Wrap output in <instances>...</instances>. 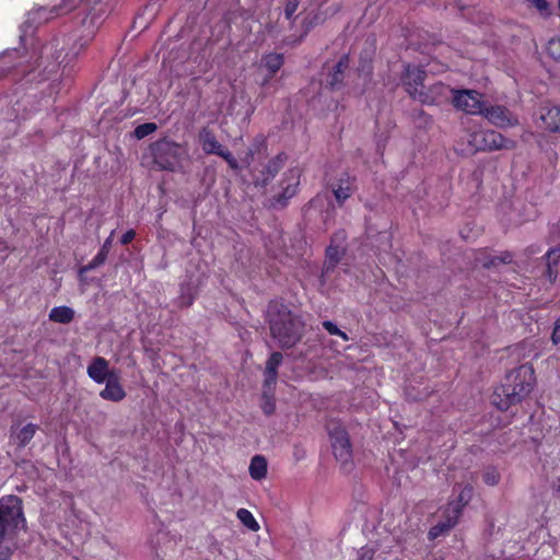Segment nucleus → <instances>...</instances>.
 Returning a JSON list of instances; mask_svg holds the SVG:
<instances>
[{
  "mask_svg": "<svg viewBox=\"0 0 560 560\" xmlns=\"http://www.w3.org/2000/svg\"><path fill=\"white\" fill-rule=\"evenodd\" d=\"M95 35V30L92 25L86 28V33L79 35L78 31L74 32L70 36V40H72V46L66 52L65 57L60 59V52L58 51L59 42L58 39H54L50 43L44 44L40 47L39 55L34 60L33 65L31 62L22 60L23 58L19 55L16 49L12 51H5L0 57V75H7L9 73H18V74H30L36 68H42L43 72H52L61 63L66 62V66L74 59L81 51L85 49V47L92 42Z\"/></svg>",
  "mask_w": 560,
  "mask_h": 560,
  "instance_id": "f257e3e1",
  "label": "nucleus"
},
{
  "mask_svg": "<svg viewBox=\"0 0 560 560\" xmlns=\"http://www.w3.org/2000/svg\"><path fill=\"white\" fill-rule=\"evenodd\" d=\"M267 322L271 337L282 349L293 348L304 336L305 322L302 315L280 301L269 302Z\"/></svg>",
  "mask_w": 560,
  "mask_h": 560,
  "instance_id": "f03ea898",
  "label": "nucleus"
},
{
  "mask_svg": "<svg viewBox=\"0 0 560 560\" xmlns=\"http://www.w3.org/2000/svg\"><path fill=\"white\" fill-rule=\"evenodd\" d=\"M535 371L532 364H522L508 372L492 396L493 405L502 411L520 404L533 390Z\"/></svg>",
  "mask_w": 560,
  "mask_h": 560,
  "instance_id": "7ed1b4c3",
  "label": "nucleus"
},
{
  "mask_svg": "<svg viewBox=\"0 0 560 560\" xmlns=\"http://www.w3.org/2000/svg\"><path fill=\"white\" fill-rule=\"evenodd\" d=\"M22 499L14 494L0 498V560H9L13 555V547L5 542L9 532L25 526Z\"/></svg>",
  "mask_w": 560,
  "mask_h": 560,
  "instance_id": "20e7f679",
  "label": "nucleus"
},
{
  "mask_svg": "<svg viewBox=\"0 0 560 560\" xmlns=\"http://www.w3.org/2000/svg\"><path fill=\"white\" fill-rule=\"evenodd\" d=\"M151 155L154 164L163 171L174 172L180 164L185 153L183 145L167 138L151 143Z\"/></svg>",
  "mask_w": 560,
  "mask_h": 560,
  "instance_id": "39448f33",
  "label": "nucleus"
},
{
  "mask_svg": "<svg viewBox=\"0 0 560 560\" xmlns=\"http://www.w3.org/2000/svg\"><path fill=\"white\" fill-rule=\"evenodd\" d=\"M468 145L471 152L495 151L514 148V141L495 130H476L469 133Z\"/></svg>",
  "mask_w": 560,
  "mask_h": 560,
  "instance_id": "423d86ee",
  "label": "nucleus"
},
{
  "mask_svg": "<svg viewBox=\"0 0 560 560\" xmlns=\"http://www.w3.org/2000/svg\"><path fill=\"white\" fill-rule=\"evenodd\" d=\"M327 431L336 459L342 464L350 463L352 458V445L346 429L336 421H329L327 423Z\"/></svg>",
  "mask_w": 560,
  "mask_h": 560,
  "instance_id": "0eeeda50",
  "label": "nucleus"
},
{
  "mask_svg": "<svg viewBox=\"0 0 560 560\" xmlns=\"http://www.w3.org/2000/svg\"><path fill=\"white\" fill-rule=\"evenodd\" d=\"M452 104L457 110L469 115H482L486 106L483 94L469 89L453 90Z\"/></svg>",
  "mask_w": 560,
  "mask_h": 560,
  "instance_id": "6e6552de",
  "label": "nucleus"
},
{
  "mask_svg": "<svg viewBox=\"0 0 560 560\" xmlns=\"http://www.w3.org/2000/svg\"><path fill=\"white\" fill-rule=\"evenodd\" d=\"M300 178L301 171L296 167L289 168L283 173L279 183L281 191L276 194L272 198L275 206H280L281 208L288 206L289 200L293 198L299 191Z\"/></svg>",
  "mask_w": 560,
  "mask_h": 560,
  "instance_id": "1a4fd4ad",
  "label": "nucleus"
},
{
  "mask_svg": "<svg viewBox=\"0 0 560 560\" xmlns=\"http://www.w3.org/2000/svg\"><path fill=\"white\" fill-rule=\"evenodd\" d=\"M346 237L345 231H338L331 236L330 244L325 252L323 276H329L346 255V248L342 246Z\"/></svg>",
  "mask_w": 560,
  "mask_h": 560,
  "instance_id": "9d476101",
  "label": "nucleus"
},
{
  "mask_svg": "<svg viewBox=\"0 0 560 560\" xmlns=\"http://www.w3.org/2000/svg\"><path fill=\"white\" fill-rule=\"evenodd\" d=\"M453 90L443 82H436L424 90H420L418 101L424 105H443L452 101Z\"/></svg>",
  "mask_w": 560,
  "mask_h": 560,
  "instance_id": "9b49d317",
  "label": "nucleus"
},
{
  "mask_svg": "<svg viewBox=\"0 0 560 560\" xmlns=\"http://www.w3.org/2000/svg\"><path fill=\"white\" fill-rule=\"evenodd\" d=\"M481 116L491 125L499 128L514 127L518 125L517 117L503 105H486Z\"/></svg>",
  "mask_w": 560,
  "mask_h": 560,
  "instance_id": "f8f14e48",
  "label": "nucleus"
},
{
  "mask_svg": "<svg viewBox=\"0 0 560 560\" xmlns=\"http://www.w3.org/2000/svg\"><path fill=\"white\" fill-rule=\"evenodd\" d=\"M355 176L350 175L348 172H342L329 184L339 207L343 206L355 191Z\"/></svg>",
  "mask_w": 560,
  "mask_h": 560,
  "instance_id": "ddd939ff",
  "label": "nucleus"
},
{
  "mask_svg": "<svg viewBox=\"0 0 560 560\" xmlns=\"http://www.w3.org/2000/svg\"><path fill=\"white\" fill-rule=\"evenodd\" d=\"M427 78V72L419 68L407 65L405 68V72L401 77L402 84L405 86L406 92L413 100L418 98L420 94V90H424V80Z\"/></svg>",
  "mask_w": 560,
  "mask_h": 560,
  "instance_id": "4468645a",
  "label": "nucleus"
},
{
  "mask_svg": "<svg viewBox=\"0 0 560 560\" xmlns=\"http://www.w3.org/2000/svg\"><path fill=\"white\" fill-rule=\"evenodd\" d=\"M288 156L284 152L278 153L260 171V174L254 179L256 187L266 188L278 173L283 168Z\"/></svg>",
  "mask_w": 560,
  "mask_h": 560,
  "instance_id": "2eb2a0df",
  "label": "nucleus"
},
{
  "mask_svg": "<svg viewBox=\"0 0 560 560\" xmlns=\"http://www.w3.org/2000/svg\"><path fill=\"white\" fill-rule=\"evenodd\" d=\"M537 126L549 132H560V106L546 104L539 108Z\"/></svg>",
  "mask_w": 560,
  "mask_h": 560,
  "instance_id": "dca6fc26",
  "label": "nucleus"
},
{
  "mask_svg": "<svg viewBox=\"0 0 560 560\" xmlns=\"http://www.w3.org/2000/svg\"><path fill=\"white\" fill-rule=\"evenodd\" d=\"M198 141L206 154L218 155L224 147L218 141L217 136L209 127H202L198 133Z\"/></svg>",
  "mask_w": 560,
  "mask_h": 560,
  "instance_id": "f3484780",
  "label": "nucleus"
},
{
  "mask_svg": "<svg viewBox=\"0 0 560 560\" xmlns=\"http://www.w3.org/2000/svg\"><path fill=\"white\" fill-rule=\"evenodd\" d=\"M542 259L546 267L544 276L549 280L550 283H555L559 275L558 266L560 262V245L548 249L547 253L542 256Z\"/></svg>",
  "mask_w": 560,
  "mask_h": 560,
  "instance_id": "a211bd4d",
  "label": "nucleus"
},
{
  "mask_svg": "<svg viewBox=\"0 0 560 560\" xmlns=\"http://www.w3.org/2000/svg\"><path fill=\"white\" fill-rule=\"evenodd\" d=\"M283 355L279 351L270 354L266 362L264 387H275L278 378V369L281 365Z\"/></svg>",
  "mask_w": 560,
  "mask_h": 560,
  "instance_id": "6ab92c4d",
  "label": "nucleus"
},
{
  "mask_svg": "<svg viewBox=\"0 0 560 560\" xmlns=\"http://www.w3.org/2000/svg\"><path fill=\"white\" fill-rule=\"evenodd\" d=\"M109 362L103 357H95L88 365L86 373L97 384H103L108 376Z\"/></svg>",
  "mask_w": 560,
  "mask_h": 560,
  "instance_id": "aec40b11",
  "label": "nucleus"
},
{
  "mask_svg": "<svg viewBox=\"0 0 560 560\" xmlns=\"http://www.w3.org/2000/svg\"><path fill=\"white\" fill-rule=\"evenodd\" d=\"M113 235H114V231L110 233V235L104 241L103 245L101 246L98 253L93 257V259L82 266L79 270V273L80 275H83V273H86L91 270H94L96 268H98L100 266H102L106 259H107V256L110 252V248H112V243H113Z\"/></svg>",
  "mask_w": 560,
  "mask_h": 560,
  "instance_id": "412c9836",
  "label": "nucleus"
},
{
  "mask_svg": "<svg viewBox=\"0 0 560 560\" xmlns=\"http://www.w3.org/2000/svg\"><path fill=\"white\" fill-rule=\"evenodd\" d=\"M348 67L349 57L348 55H343L334 66L332 71L327 75L326 83L329 89L337 90L340 88L345 78V71L348 69Z\"/></svg>",
  "mask_w": 560,
  "mask_h": 560,
  "instance_id": "4be33fe9",
  "label": "nucleus"
},
{
  "mask_svg": "<svg viewBox=\"0 0 560 560\" xmlns=\"http://www.w3.org/2000/svg\"><path fill=\"white\" fill-rule=\"evenodd\" d=\"M37 430V424H25L20 430H18V432L12 434L13 443L16 445L18 448H24L33 440Z\"/></svg>",
  "mask_w": 560,
  "mask_h": 560,
  "instance_id": "5701e85b",
  "label": "nucleus"
},
{
  "mask_svg": "<svg viewBox=\"0 0 560 560\" xmlns=\"http://www.w3.org/2000/svg\"><path fill=\"white\" fill-rule=\"evenodd\" d=\"M126 390L120 383L106 382L105 387L100 392V396L104 400L119 402L125 399Z\"/></svg>",
  "mask_w": 560,
  "mask_h": 560,
  "instance_id": "b1692460",
  "label": "nucleus"
},
{
  "mask_svg": "<svg viewBox=\"0 0 560 560\" xmlns=\"http://www.w3.org/2000/svg\"><path fill=\"white\" fill-rule=\"evenodd\" d=\"M74 8L75 5L70 3L69 0H59V2L55 3L49 10L47 8H42L37 13L40 19L43 18L47 21L55 16L68 13Z\"/></svg>",
  "mask_w": 560,
  "mask_h": 560,
  "instance_id": "393cba45",
  "label": "nucleus"
},
{
  "mask_svg": "<svg viewBox=\"0 0 560 560\" xmlns=\"http://www.w3.org/2000/svg\"><path fill=\"white\" fill-rule=\"evenodd\" d=\"M74 318V311L69 306H55L49 312V319L58 324H69Z\"/></svg>",
  "mask_w": 560,
  "mask_h": 560,
  "instance_id": "a878e982",
  "label": "nucleus"
},
{
  "mask_svg": "<svg viewBox=\"0 0 560 560\" xmlns=\"http://www.w3.org/2000/svg\"><path fill=\"white\" fill-rule=\"evenodd\" d=\"M249 475L254 480H261L267 475V460L262 455H255L249 464Z\"/></svg>",
  "mask_w": 560,
  "mask_h": 560,
  "instance_id": "bb28decb",
  "label": "nucleus"
},
{
  "mask_svg": "<svg viewBox=\"0 0 560 560\" xmlns=\"http://www.w3.org/2000/svg\"><path fill=\"white\" fill-rule=\"evenodd\" d=\"M284 58L282 54L270 52L262 57L261 63L262 66L275 75L283 66Z\"/></svg>",
  "mask_w": 560,
  "mask_h": 560,
  "instance_id": "cd10ccee",
  "label": "nucleus"
},
{
  "mask_svg": "<svg viewBox=\"0 0 560 560\" xmlns=\"http://www.w3.org/2000/svg\"><path fill=\"white\" fill-rule=\"evenodd\" d=\"M476 259L481 262L482 267L489 269L498 266L499 264H511L513 255L510 252H503L500 256H487L482 260L477 257Z\"/></svg>",
  "mask_w": 560,
  "mask_h": 560,
  "instance_id": "c85d7f7f",
  "label": "nucleus"
},
{
  "mask_svg": "<svg viewBox=\"0 0 560 560\" xmlns=\"http://www.w3.org/2000/svg\"><path fill=\"white\" fill-rule=\"evenodd\" d=\"M236 516L241 521V523L245 527L250 529L252 532H258L259 530L260 527H259L258 522L255 520V517L252 514V512L248 511L247 509H240L236 512Z\"/></svg>",
  "mask_w": 560,
  "mask_h": 560,
  "instance_id": "c756f323",
  "label": "nucleus"
},
{
  "mask_svg": "<svg viewBox=\"0 0 560 560\" xmlns=\"http://www.w3.org/2000/svg\"><path fill=\"white\" fill-rule=\"evenodd\" d=\"M462 505L458 503L450 502L447 506L443 511V520L445 523H451L454 521V526L457 524L460 515H462Z\"/></svg>",
  "mask_w": 560,
  "mask_h": 560,
  "instance_id": "7c9ffc66",
  "label": "nucleus"
},
{
  "mask_svg": "<svg viewBox=\"0 0 560 560\" xmlns=\"http://www.w3.org/2000/svg\"><path fill=\"white\" fill-rule=\"evenodd\" d=\"M454 527V521L451 523H445V521H439L435 525H433L429 533L428 537L429 539L433 540L438 537L445 535Z\"/></svg>",
  "mask_w": 560,
  "mask_h": 560,
  "instance_id": "2f4dec72",
  "label": "nucleus"
},
{
  "mask_svg": "<svg viewBox=\"0 0 560 560\" xmlns=\"http://www.w3.org/2000/svg\"><path fill=\"white\" fill-rule=\"evenodd\" d=\"M272 388L273 387H271V388L264 387V394H262L264 402H262L261 409L266 416L272 415L276 410V400L273 398V395L269 394V392H271Z\"/></svg>",
  "mask_w": 560,
  "mask_h": 560,
  "instance_id": "473e14b6",
  "label": "nucleus"
},
{
  "mask_svg": "<svg viewBox=\"0 0 560 560\" xmlns=\"http://www.w3.org/2000/svg\"><path fill=\"white\" fill-rule=\"evenodd\" d=\"M156 129H158V126L155 122H144L135 128L133 136L138 140H141V139L148 137L149 135L155 132Z\"/></svg>",
  "mask_w": 560,
  "mask_h": 560,
  "instance_id": "72a5a7b5",
  "label": "nucleus"
},
{
  "mask_svg": "<svg viewBox=\"0 0 560 560\" xmlns=\"http://www.w3.org/2000/svg\"><path fill=\"white\" fill-rule=\"evenodd\" d=\"M501 476L495 467H488L482 474V480L488 486H497L500 482Z\"/></svg>",
  "mask_w": 560,
  "mask_h": 560,
  "instance_id": "f704fd0d",
  "label": "nucleus"
},
{
  "mask_svg": "<svg viewBox=\"0 0 560 560\" xmlns=\"http://www.w3.org/2000/svg\"><path fill=\"white\" fill-rule=\"evenodd\" d=\"M474 495V488L470 485H466L463 487L458 494V500L455 503H458L462 505V509L468 504V502L472 499Z\"/></svg>",
  "mask_w": 560,
  "mask_h": 560,
  "instance_id": "c9c22d12",
  "label": "nucleus"
},
{
  "mask_svg": "<svg viewBox=\"0 0 560 560\" xmlns=\"http://www.w3.org/2000/svg\"><path fill=\"white\" fill-rule=\"evenodd\" d=\"M511 548L513 549L511 551H508L505 549L500 550L499 552L492 551L490 556L495 560H511L514 557V555L520 551V548L516 542H514Z\"/></svg>",
  "mask_w": 560,
  "mask_h": 560,
  "instance_id": "e433bc0d",
  "label": "nucleus"
},
{
  "mask_svg": "<svg viewBox=\"0 0 560 560\" xmlns=\"http://www.w3.org/2000/svg\"><path fill=\"white\" fill-rule=\"evenodd\" d=\"M547 50L555 61L560 62V37L550 39Z\"/></svg>",
  "mask_w": 560,
  "mask_h": 560,
  "instance_id": "4c0bfd02",
  "label": "nucleus"
},
{
  "mask_svg": "<svg viewBox=\"0 0 560 560\" xmlns=\"http://www.w3.org/2000/svg\"><path fill=\"white\" fill-rule=\"evenodd\" d=\"M218 156L222 158L229 165V167L233 171H237L240 168L237 160L233 156V154L228 150L223 149Z\"/></svg>",
  "mask_w": 560,
  "mask_h": 560,
  "instance_id": "58836bf2",
  "label": "nucleus"
},
{
  "mask_svg": "<svg viewBox=\"0 0 560 560\" xmlns=\"http://www.w3.org/2000/svg\"><path fill=\"white\" fill-rule=\"evenodd\" d=\"M526 1L529 2L532 5H534L540 12L541 15L549 16L551 14L550 4L548 3L547 0H526Z\"/></svg>",
  "mask_w": 560,
  "mask_h": 560,
  "instance_id": "ea45409f",
  "label": "nucleus"
},
{
  "mask_svg": "<svg viewBox=\"0 0 560 560\" xmlns=\"http://www.w3.org/2000/svg\"><path fill=\"white\" fill-rule=\"evenodd\" d=\"M195 301V296L194 294L190 292V289L187 288V290L185 291L184 288H182V293H180V296H179V307H189L192 305Z\"/></svg>",
  "mask_w": 560,
  "mask_h": 560,
  "instance_id": "a19ab883",
  "label": "nucleus"
},
{
  "mask_svg": "<svg viewBox=\"0 0 560 560\" xmlns=\"http://www.w3.org/2000/svg\"><path fill=\"white\" fill-rule=\"evenodd\" d=\"M486 533L489 537V542H493L503 538V529L501 527H495L493 523L489 524Z\"/></svg>",
  "mask_w": 560,
  "mask_h": 560,
  "instance_id": "79ce46f5",
  "label": "nucleus"
},
{
  "mask_svg": "<svg viewBox=\"0 0 560 560\" xmlns=\"http://www.w3.org/2000/svg\"><path fill=\"white\" fill-rule=\"evenodd\" d=\"M299 7V0H288L284 8V14L288 20L292 19Z\"/></svg>",
  "mask_w": 560,
  "mask_h": 560,
  "instance_id": "37998d69",
  "label": "nucleus"
},
{
  "mask_svg": "<svg viewBox=\"0 0 560 560\" xmlns=\"http://www.w3.org/2000/svg\"><path fill=\"white\" fill-rule=\"evenodd\" d=\"M10 246L7 241L0 240V264L4 262L8 258Z\"/></svg>",
  "mask_w": 560,
  "mask_h": 560,
  "instance_id": "c03bdc74",
  "label": "nucleus"
},
{
  "mask_svg": "<svg viewBox=\"0 0 560 560\" xmlns=\"http://www.w3.org/2000/svg\"><path fill=\"white\" fill-rule=\"evenodd\" d=\"M323 327L325 328V330H327V332L329 335H332V336H336L337 334L340 332V329L338 328V326L335 323H332L331 320H324Z\"/></svg>",
  "mask_w": 560,
  "mask_h": 560,
  "instance_id": "a18cd8bd",
  "label": "nucleus"
},
{
  "mask_svg": "<svg viewBox=\"0 0 560 560\" xmlns=\"http://www.w3.org/2000/svg\"><path fill=\"white\" fill-rule=\"evenodd\" d=\"M135 237H136V231H135V230H132V229H130V230L126 231V232L121 235V237H120V243H121L122 245H128V244H130V243L135 240Z\"/></svg>",
  "mask_w": 560,
  "mask_h": 560,
  "instance_id": "49530a36",
  "label": "nucleus"
},
{
  "mask_svg": "<svg viewBox=\"0 0 560 560\" xmlns=\"http://www.w3.org/2000/svg\"><path fill=\"white\" fill-rule=\"evenodd\" d=\"M374 551L369 549H362L355 560H373Z\"/></svg>",
  "mask_w": 560,
  "mask_h": 560,
  "instance_id": "de8ad7c7",
  "label": "nucleus"
},
{
  "mask_svg": "<svg viewBox=\"0 0 560 560\" xmlns=\"http://www.w3.org/2000/svg\"><path fill=\"white\" fill-rule=\"evenodd\" d=\"M105 382L120 383V380H119L117 371L116 370H110L108 368V376L106 377Z\"/></svg>",
  "mask_w": 560,
  "mask_h": 560,
  "instance_id": "09e8293b",
  "label": "nucleus"
},
{
  "mask_svg": "<svg viewBox=\"0 0 560 560\" xmlns=\"http://www.w3.org/2000/svg\"><path fill=\"white\" fill-rule=\"evenodd\" d=\"M540 252V248L536 245H530L525 249L526 255L533 256Z\"/></svg>",
  "mask_w": 560,
  "mask_h": 560,
  "instance_id": "8fccbe9b",
  "label": "nucleus"
},
{
  "mask_svg": "<svg viewBox=\"0 0 560 560\" xmlns=\"http://www.w3.org/2000/svg\"><path fill=\"white\" fill-rule=\"evenodd\" d=\"M553 238H560V220L551 229Z\"/></svg>",
  "mask_w": 560,
  "mask_h": 560,
  "instance_id": "3c124183",
  "label": "nucleus"
},
{
  "mask_svg": "<svg viewBox=\"0 0 560 560\" xmlns=\"http://www.w3.org/2000/svg\"><path fill=\"white\" fill-rule=\"evenodd\" d=\"M273 75H271V73L269 72V74L262 80V82L260 83L261 86H265L269 83V81L272 79Z\"/></svg>",
  "mask_w": 560,
  "mask_h": 560,
  "instance_id": "603ef678",
  "label": "nucleus"
},
{
  "mask_svg": "<svg viewBox=\"0 0 560 560\" xmlns=\"http://www.w3.org/2000/svg\"><path fill=\"white\" fill-rule=\"evenodd\" d=\"M336 336L342 338L345 341L349 340V336L345 331H342L341 329H340V332L337 334Z\"/></svg>",
  "mask_w": 560,
  "mask_h": 560,
  "instance_id": "864d4df0",
  "label": "nucleus"
},
{
  "mask_svg": "<svg viewBox=\"0 0 560 560\" xmlns=\"http://www.w3.org/2000/svg\"><path fill=\"white\" fill-rule=\"evenodd\" d=\"M86 21H88V16L85 19H83V21H82L83 26H85Z\"/></svg>",
  "mask_w": 560,
  "mask_h": 560,
  "instance_id": "5fc2aeb1",
  "label": "nucleus"
},
{
  "mask_svg": "<svg viewBox=\"0 0 560 560\" xmlns=\"http://www.w3.org/2000/svg\"><path fill=\"white\" fill-rule=\"evenodd\" d=\"M558 9H559V11H560V0L558 1Z\"/></svg>",
  "mask_w": 560,
  "mask_h": 560,
  "instance_id": "6e6d98bb",
  "label": "nucleus"
}]
</instances>
